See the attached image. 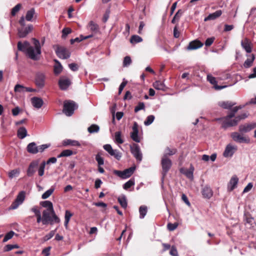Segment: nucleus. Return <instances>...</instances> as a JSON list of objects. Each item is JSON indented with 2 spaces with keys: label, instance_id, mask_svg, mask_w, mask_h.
Instances as JSON below:
<instances>
[{
  "label": "nucleus",
  "instance_id": "10",
  "mask_svg": "<svg viewBox=\"0 0 256 256\" xmlns=\"http://www.w3.org/2000/svg\"><path fill=\"white\" fill-rule=\"evenodd\" d=\"M39 160H35L32 161L26 171V174L28 177H31L34 176V173L36 172L38 167L39 168Z\"/></svg>",
  "mask_w": 256,
  "mask_h": 256
},
{
  "label": "nucleus",
  "instance_id": "28",
  "mask_svg": "<svg viewBox=\"0 0 256 256\" xmlns=\"http://www.w3.org/2000/svg\"><path fill=\"white\" fill-rule=\"evenodd\" d=\"M62 145L64 146H80V144L77 140H72L70 139H66L63 140Z\"/></svg>",
  "mask_w": 256,
  "mask_h": 256
},
{
  "label": "nucleus",
  "instance_id": "54",
  "mask_svg": "<svg viewBox=\"0 0 256 256\" xmlns=\"http://www.w3.org/2000/svg\"><path fill=\"white\" fill-rule=\"evenodd\" d=\"M21 6H22V5L20 4H17L14 7L12 8L11 14L12 16H14L16 15V12H18L20 10Z\"/></svg>",
  "mask_w": 256,
  "mask_h": 256
},
{
  "label": "nucleus",
  "instance_id": "47",
  "mask_svg": "<svg viewBox=\"0 0 256 256\" xmlns=\"http://www.w3.org/2000/svg\"><path fill=\"white\" fill-rule=\"evenodd\" d=\"M132 60L130 56H126L124 58L123 60V66L128 67L132 64Z\"/></svg>",
  "mask_w": 256,
  "mask_h": 256
},
{
  "label": "nucleus",
  "instance_id": "42",
  "mask_svg": "<svg viewBox=\"0 0 256 256\" xmlns=\"http://www.w3.org/2000/svg\"><path fill=\"white\" fill-rule=\"evenodd\" d=\"M134 184H135L134 179L131 178L123 185V188L124 190H127L129 188H130L132 186H134Z\"/></svg>",
  "mask_w": 256,
  "mask_h": 256
},
{
  "label": "nucleus",
  "instance_id": "55",
  "mask_svg": "<svg viewBox=\"0 0 256 256\" xmlns=\"http://www.w3.org/2000/svg\"><path fill=\"white\" fill-rule=\"evenodd\" d=\"M178 226V224L177 222H174V224L168 223L167 225V228L169 230L172 231L176 229Z\"/></svg>",
  "mask_w": 256,
  "mask_h": 256
},
{
  "label": "nucleus",
  "instance_id": "60",
  "mask_svg": "<svg viewBox=\"0 0 256 256\" xmlns=\"http://www.w3.org/2000/svg\"><path fill=\"white\" fill-rule=\"evenodd\" d=\"M50 146V144H44L38 146V152H42Z\"/></svg>",
  "mask_w": 256,
  "mask_h": 256
},
{
  "label": "nucleus",
  "instance_id": "15",
  "mask_svg": "<svg viewBox=\"0 0 256 256\" xmlns=\"http://www.w3.org/2000/svg\"><path fill=\"white\" fill-rule=\"evenodd\" d=\"M256 128V123L246 124L239 126V132L241 134L246 133Z\"/></svg>",
  "mask_w": 256,
  "mask_h": 256
},
{
  "label": "nucleus",
  "instance_id": "17",
  "mask_svg": "<svg viewBox=\"0 0 256 256\" xmlns=\"http://www.w3.org/2000/svg\"><path fill=\"white\" fill-rule=\"evenodd\" d=\"M237 150V146L228 144L226 146L223 153V156L226 157H231Z\"/></svg>",
  "mask_w": 256,
  "mask_h": 256
},
{
  "label": "nucleus",
  "instance_id": "40",
  "mask_svg": "<svg viewBox=\"0 0 256 256\" xmlns=\"http://www.w3.org/2000/svg\"><path fill=\"white\" fill-rule=\"evenodd\" d=\"M74 154L73 152L70 150H65L62 152L58 156V158L65 156H69Z\"/></svg>",
  "mask_w": 256,
  "mask_h": 256
},
{
  "label": "nucleus",
  "instance_id": "2",
  "mask_svg": "<svg viewBox=\"0 0 256 256\" xmlns=\"http://www.w3.org/2000/svg\"><path fill=\"white\" fill-rule=\"evenodd\" d=\"M247 117L246 114H242L235 118L234 120L223 118L216 119V120H222V128L226 129L228 127L233 126L237 125L238 122L241 120L244 119Z\"/></svg>",
  "mask_w": 256,
  "mask_h": 256
},
{
  "label": "nucleus",
  "instance_id": "6",
  "mask_svg": "<svg viewBox=\"0 0 256 256\" xmlns=\"http://www.w3.org/2000/svg\"><path fill=\"white\" fill-rule=\"evenodd\" d=\"M26 198V192H20L16 197L14 202L12 204L10 207V210H16L20 205L22 204L24 202Z\"/></svg>",
  "mask_w": 256,
  "mask_h": 256
},
{
  "label": "nucleus",
  "instance_id": "34",
  "mask_svg": "<svg viewBox=\"0 0 256 256\" xmlns=\"http://www.w3.org/2000/svg\"><path fill=\"white\" fill-rule=\"evenodd\" d=\"M118 200L122 208H127L128 202L126 196L124 195L119 196Z\"/></svg>",
  "mask_w": 256,
  "mask_h": 256
},
{
  "label": "nucleus",
  "instance_id": "51",
  "mask_svg": "<svg viewBox=\"0 0 256 256\" xmlns=\"http://www.w3.org/2000/svg\"><path fill=\"white\" fill-rule=\"evenodd\" d=\"M145 109V105L144 102H138V106H136L134 108V111L135 112H138V111L140 110H144Z\"/></svg>",
  "mask_w": 256,
  "mask_h": 256
},
{
  "label": "nucleus",
  "instance_id": "7",
  "mask_svg": "<svg viewBox=\"0 0 256 256\" xmlns=\"http://www.w3.org/2000/svg\"><path fill=\"white\" fill-rule=\"evenodd\" d=\"M242 134H240L238 132H233L231 134L230 136L232 140L238 143L248 144L250 140L248 137L244 136Z\"/></svg>",
  "mask_w": 256,
  "mask_h": 256
},
{
  "label": "nucleus",
  "instance_id": "26",
  "mask_svg": "<svg viewBox=\"0 0 256 256\" xmlns=\"http://www.w3.org/2000/svg\"><path fill=\"white\" fill-rule=\"evenodd\" d=\"M236 104V102L231 101H220L218 102V105L224 109H230Z\"/></svg>",
  "mask_w": 256,
  "mask_h": 256
},
{
  "label": "nucleus",
  "instance_id": "19",
  "mask_svg": "<svg viewBox=\"0 0 256 256\" xmlns=\"http://www.w3.org/2000/svg\"><path fill=\"white\" fill-rule=\"evenodd\" d=\"M204 44L200 41L198 40H196L190 42L188 47L187 50H194L202 48Z\"/></svg>",
  "mask_w": 256,
  "mask_h": 256
},
{
  "label": "nucleus",
  "instance_id": "64",
  "mask_svg": "<svg viewBox=\"0 0 256 256\" xmlns=\"http://www.w3.org/2000/svg\"><path fill=\"white\" fill-rule=\"evenodd\" d=\"M72 216V214L68 210L65 212L64 220L70 222V218Z\"/></svg>",
  "mask_w": 256,
  "mask_h": 256
},
{
  "label": "nucleus",
  "instance_id": "4",
  "mask_svg": "<svg viewBox=\"0 0 256 256\" xmlns=\"http://www.w3.org/2000/svg\"><path fill=\"white\" fill-rule=\"evenodd\" d=\"M76 104L72 100H66L64 104L63 112L68 116H72L78 108Z\"/></svg>",
  "mask_w": 256,
  "mask_h": 256
},
{
  "label": "nucleus",
  "instance_id": "29",
  "mask_svg": "<svg viewBox=\"0 0 256 256\" xmlns=\"http://www.w3.org/2000/svg\"><path fill=\"white\" fill-rule=\"evenodd\" d=\"M176 152L177 150L176 148H170L169 147H166L164 150L162 157L168 158V156H171L176 154Z\"/></svg>",
  "mask_w": 256,
  "mask_h": 256
},
{
  "label": "nucleus",
  "instance_id": "12",
  "mask_svg": "<svg viewBox=\"0 0 256 256\" xmlns=\"http://www.w3.org/2000/svg\"><path fill=\"white\" fill-rule=\"evenodd\" d=\"M71 84L70 80L64 76L61 77L58 80L60 88L62 90H66Z\"/></svg>",
  "mask_w": 256,
  "mask_h": 256
},
{
  "label": "nucleus",
  "instance_id": "48",
  "mask_svg": "<svg viewBox=\"0 0 256 256\" xmlns=\"http://www.w3.org/2000/svg\"><path fill=\"white\" fill-rule=\"evenodd\" d=\"M142 39L141 37L137 35H134L130 38L131 43H138L142 42Z\"/></svg>",
  "mask_w": 256,
  "mask_h": 256
},
{
  "label": "nucleus",
  "instance_id": "43",
  "mask_svg": "<svg viewBox=\"0 0 256 256\" xmlns=\"http://www.w3.org/2000/svg\"><path fill=\"white\" fill-rule=\"evenodd\" d=\"M34 14V8H32L28 10L26 16V20L28 21H32Z\"/></svg>",
  "mask_w": 256,
  "mask_h": 256
},
{
  "label": "nucleus",
  "instance_id": "44",
  "mask_svg": "<svg viewBox=\"0 0 256 256\" xmlns=\"http://www.w3.org/2000/svg\"><path fill=\"white\" fill-rule=\"evenodd\" d=\"M182 14L183 10H179L176 14L174 17L173 18L172 20V22L174 24L176 22V21H178Z\"/></svg>",
  "mask_w": 256,
  "mask_h": 256
},
{
  "label": "nucleus",
  "instance_id": "24",
  "mask_svg": "<svg viewBox=\"0 0 256 256\" xmlns=\"http://www.w3.org/2000/svg\"><path fill=\"white\" fill-rule=\"evenodd\" d=\"M202 196L204 198H210L213 195V192L211 188L208 186L204 187L202 190Z\"/></svg>",
  "mask_w": 256,
  "mask_h": 256
},
{
  "label": "nucleus",
  "instance_id": "22",
  "mask_svg": "<svg viewBox=\"0 0 256 256\" xmlns=\"http://www.w3.org/2000/svg\"><path fill=\"white\" fill-rule=\"evenodd\" d=\"M207 80L210 84L214 85V87L216 90H220L227 86H218L216 78L211 75H208Z\"/></svg>",
  "mask_w": 256,
  "mask_h": 256
},
{
  "label": "nucleus",
  "instance_id": "9",
  "mask_svg": "<svg viewBox=\"0 0 256 256\" xmlns=\"http://www.w3.org/2000/svg\"><path fill=\"white\" fill-rule=\"evenodd\" d=\"M163 176H165L172 166V162L168 158L162 157L161 160Z\"/></svg>",
  "mask_w": 256,
  "mask_h": 256
},
{
  "label": "nucleus",
  "instance_id": "46",
  "mask_svg": "<svg viewBox=\"0 0 256 256\" xmlns=\"http://www.w3.org/2000/svg\"><path fill=\"white\" fill-rule=\"evenodd\" d=\"M26 87L22 85L16 84L14 86V90L15 92H26Z\"/></svg>",
  "mask_w": 256,
  "mask_h": 256
},
{
  "label": "nucleus",
  "instance_id": "57",
  "mask_svg": "<svg viewBox=\"0 0 256 256\" xmlns=\"http://www.w3.org/2000/svg\"><path fill=\"white\" fill-rule=\"evenodd\" d=\"M214 40H215V38L214 36L208 38L205 42L206 46H210L212 44V43L214 42Z\"/></svg>",
  "mask_w": 256,
  "mask_h": 256
},
{
  "label": "nucleus",
  "instance_id": "41",
  "mask_svg": "<svg viewBox=\"0 0 256 256\" xmlns=\"http://www.w3.org/2000/svg\"><path fill=\"white\" fill-rule=\"evenodd\" d=\"M100 130V127L95 124H93L89 126L88 130L90 133L98 132Z\"/></svg>",
  "mask_w": 256,
  "mask_h": 256
},
{
  "label": "nucleus",
  "instance_id": "16",
  "mask_svg": "<svg viewBox=\"0 0 256 256\" xmlns=\"http://www.w3.org/2000/svg\"><path fill=\"white\" fill-rule=\"evenodd\" d=\"M132 132L130 133V138L132 139L136 142H140V138L138 135V124L137 122H134V125L132 127Z\"/></svg>",
  "mask_w": 256,
  "mask_h": 256
},
{
  "label": "nucleus",
  "instance_id": "1",
  "mask_svg": "<svg viewBox=\"0 0 256 256\" xmlns=\"http://www.w3.org/2000/svg\"><path fill=\"white\" fill-rule=\"evenodd\" d=\"M34 48L30 46V43L25 41L23 44L21 42L18 43V48L19 50L24 52L26 50L28 57L33 60H37L38 58V55L41 54V46L38 40L35 38H32Z\"/></svg>",
  "mask_w": 256,
  "mask_h": 256
},
{
  "label": "nucleus",
  "instance_id": "58",
  "mask_svg": "<svg viewBox=\"0 0 256 256\" xmlns=\"http://www.w3.org/2000/svg\"><path fill=\"white\" fill-rule=\"evenodd\" d=\"M62 37L65 38L66 36L72 32V30L68 28H64L62 30Z\"/></svg>",
  "mask_w": 256,
  "mask_h": 256
},
{
  "label": "nucleus",
  "instance_id": "8",
  "mask_svg": "<svg viewBox=\"0 0 256 256\" xmlns=\"http://www.w3.org/2000/svg\"><path fill=\"white\" fill-rule=\"evenodd\" d=\"M130 148L132 154L136 158L137 162H140L142 158V154L139 146L138 144H133L132 145L130 146Z\"/></svg>",
  "mask_w": 256,
  "mask_h": 256
},
{
  "label": "nucleus",
  "instance_id": "63",
  "mask_svg": "<svg viewBox=\"0 0 256 256\" xmlns=\"http://www.w3.org/2000/svg\"><path fill=\"white\" fill-rule=\"evenodd\" d=\"M69 68L72 71H77L78 69V64L76 63H72L68 64Z\"/></svg>",
  "mask_w": 256,
  "mask_h": 256
},
{
  "label": "nucleus",
  "instance_id": "38",
  "mask_svg": "<svg viewBox=\"0 0 256 256\" xmlns=\"http://www.w3.org/2000/svg\"><path fill=\"white\" fill-rule=\"evenodd\" d=\"M255 58V56L254 54H252V58H247V60L244 62V66L246 68H250L253 63L254 60Z\"/></svg>",
  "mask_w": 256,
  "mask_h": 256
},
{
  "label": "nucleus",
  "instance_id": "33",
  "mask_svg": "<svg viewBox=\"0 0 256 256\" xmlns=\"http://www.w3.org/2000/svg\"><path fill=\"white\" fill-rule=\"evenodd\" d=\"M40 204L42 207L47 208V209L45 210H50V212H53V210H54L52 203L50 201L45 200L42 202H40Z\"/></svg>",
  "mask_w": 256,
  "mask_h": 256
},
{
  "label": "nucleus",
  "instance_id": "27",
  "mask_svg": "<svg viewBox=\"0 0 256 256\" xmlns=\"http://www.w3.org/2000/svg\"><path fill=\"white\" fill-rule=\"evenodd\" d=\"M27 151L32 154H36L38 152V146L34 142L30 143L26 147Z\"/></svg>",
  "mask_w": 256,
  "mask_h": 256
},
{
  "label": "nucleus",
  "instance_id": "36",
  "mask_svg": "<svg viewBox=\"0 0 256 256\" xmlns=\"http://www.w3.org/2000/svg\"><path fill=\"white\" fill-rule=\"evenodd\" d=\"M114 142L118 144H122L124 142V140L122 138V132L120 131L116 132L114 134Z\"/></svg>",
  "mask_w": 256,
  "mask_h": 256
},
{
  "label": "nucleus",
  "instance_id": "31",
  "mask_svg": "<svg viewBox=\"0 0 256 256\" xmlns=\"http://www.w3.org/2000/svg\"><path fill=\"white\" fill-rule=\"evenodd\" d=\"M18 137L20 139L24 138L27 136V130L24 127H20L17 132Z\"/></svg>",
  "mask_w": 256,
  "mask_h": 256
},
{
  "label": "nucleus",
  "instance_id": "18",
  "mask_svg": "<svg viewBox=\"0 0 256 256\" xmlns=\"http://www.w3.org/2000/svg\"><path fill=\"white\" fill-rule=\"evenodd\" d=\"M46 76L42 72H38L36 76V84L39 88H42L45 84Z\"/></svg>",
  "mask_w": 256,
  "mask_h": 256
},
{
  "label": "nucleus",
  "instance_id": "62",
  "mask_svg": "<svg viewBox=\"0 0 256 256\" xmlns=\"http://www.w3.org/2000/svg\"><path fill=\"white\" fill-rule=\"evenodd\" d=\"M170 254L172 256H178L177 250L174 246L171 247Z\"/></svg>",
  "mask_w": 256,
  "mask_h": 256
},
{
  "label": "nucleus",
  "instance_id": "49",
  "mask_svg": "<svg viewBox=\"0 0 256 256\" xmlns=\"http://www.w3.org/2000/svg\"><path fill=\"white\" fill-rule=\"evenodd\" d=\"M110 155L114 156L118 160H120L122 157L121 153L117 150H114Z\"/></svg>",
  "mask_w": 256,
  "mask_h": 256
},
{
  "label": "nucleus",
  "instance_id": "11",
  "mask_svg": "<svg viewBox=\"0 0 256 256\" xmlns=\"http://www.w3.org/2000/svg\"><path fill=\"white\" fill-rule=\"evenodd\" d=\"M57 161V159L55 157H52L50 158L46 162L44 161L42 162L39 166L38 168V174L40 176H42L44 174V168L46 164H55Z\"/></svg>",
  "mask_w": 256,
  "mask_h": 256
},
{
  "label": "nucleus",
  "instance_id": "37",
  "mask_svg": "<svg viewBox=\"0 0 256 256\" xmlns=\"http://www.w3.org/2000/svg\"><path fill=\"white\" fill-rule=\"evenodd\" d=\"M88 28L91 31L94 33H96L97 32H98L99 30L98 26L92 21H90L89 22Z\"/></svg>",
  "mask_w": 256,
  "mask_h": 256
},
{
  "label": "nucleus",
  "instance_id": "53",
  "mask_svg": "<svg viewBox=\"0 0 256 256\" xmlns=\"http://www.w3.org/2000/svg\"><path fill=\"white\" fill-rule=\"evenodd\" d=\"M14 232L13 231H10V232H8L4 236L2 242H5L8 240H9L11 239L14 235Z\"/></svg>",
  "mask_w": 256,
  "mask_h": 256
},
{
  "label": "nucleus",
  "instance_id": "25",
  "mask_svg": "<svg viewBox=\"0 0 256 256\" xmlns=\"http://www.w3.org/2000/svg\"><path fill=\"white\" fill-rule=\"evenodd\" d=\"M222 14V10H218L214 13L210 14L208 16L204 19V22L210 20H214L219 18Z\"/></svg>",
  "mask_w": 256,
  "mask_h": 256
},
{
  "label": "nucleus",
  "instance_id": "20",
  "mask_svg": "<svg viewBox=\"0 0 256 256\" xmlns=\"http://www.w3.org/2000/svg\"><path fill=\"white\" fill-rule=\"evenodd\" d=\"M241 46L246 52L250 53L252 52V44L248 38H245L244 40H242Z\"/></svg>",
  "mask_w": 256,
  "mask_h": 256
},
{
  "label": "nucleus",
  "instance_id": "14",
  "mask_svg": "<svg viewBox=\"0 0 256 256\" xmlns=\"http://www.w3.org/2000/svg\"><path fill=\"white\" fill-rule=\"evenodd\" d=\"M33 29L32 24H29L26 28H18V36L20 38H25Z\"/></svg>",
  "mask_w": 256,
  "mask_h": 256
},
{
  "label": "nucleus",
  "instance_id": "39",
  "mask_svg": "<svg viewBox=\"0 0 256 256\" xmlns=\"http://www.w3.org/2000/svg\"><path fill=\"white\" fill-rule=\"evenodd\" d=\"M20 173V170L18 168L14 169L13 170H10L8 174V176L10 178L12 179L14 178L17 177L19 176Z\"/></svg>",
  "mask_w": 256,
  "mask_h": 256
},
{
  "label": "nucleus",
  "instance_id": "23",
  "mask_svg": "<svg viewBox=\"0 0 256 256\" xmlns=\"http://www.w3.org/2000/svg\"><path fill=\"white\" fill-rule=\"evenodd\" d=\"M31 102L32 106L36 108H40L44 104L43 100L38 97H33L31 98Z\"/></svg>",
  "mask_w": 256,
  "mask_h": 256
},
{
  "label": "nucleus",
  "instance_id": "30",
  "mask_svg": "<svg viewBox=\"0 0 256 256\" xmlns=\"http://www.w3.org/2000/svg\"><path fill=\"white\" fill-rule=\"evenodd\" d=\"M238 181V179L236 176H233L231 178L228 186L230 191L236 188Z\"/></svg>",
  "mask_w": 256,
  "mask_h": 256
},
{
  "label": "nucleus",
  "instance_id": "50",
  "mask_svg": "<svg viewBox=\"0 0 256 256\" xmlns=\"http://www.w3.org/2000/svg\"><path fill=\"white\" fill-rule=\"evenodd\" d=\"M154 116H153V115L148 116L146 118L145 120V121L144 122V125L145 126H149V125H150L154 122Z\"/></svg>",
  "mask_w": 256,
  "mask_h": 256
},
{
  "label": "nucleus",
  "instance_id": "61",
  "mask_svg": "<svg viewBox=\"0 0 256 256\" xmlns=\"http://www.w3.org/2000/svg\"><path fill=\"white\" fill-rule=\"evenodd\" d=\"M104 150H106L110 154L112 151L114 150L112 146L110 144H106L103 146Z\"/></svg>",
  "mask_w": 256,
  "mask_h": 256
},
{
  "label": "nucleus",
  "instance_id": "56",
  "mask_svg": "<svg viewBox=\"0 0 256 256\" xmlns=\"http://www.w3.org/2000/svg\"><path fill=\"white\" fill-rule=\"evenodd\" d=\"M52 218L53 220V224L54 222L59 223L60 222V219L58 218V216L56 214L54 210H53V212H51Z\"/></svg>",
  "mask_w": 256,
  "mask_h": 256
},
{
  "label": "nucleus",
  "instance_id": "13",
  "mask_svg": "<svg viewBox=\"0 0 256 256\" xmlns=\"http://www.w3.org/2000/svg\"><path fill=\"white\" fill-rule=\"evenodd\" d=\"M51 212L50 210H44L42 212V223L46 225L50 224H53V220L51 216Z\"/></svg>",
  "mask_w": 256,
  "mask_h": 256
},
{
  "label": "nucleus",
  "instance_id": "45",
  "mask_svg": "<svg viewBox=\"0 0 256 256\" xmlns=\"http://www.w3.org/2000/svg\"><path fill=\"white\" fill-rule=\"evenodd\" d=\"M54 190V188L52 187L50 188L49 190H46L45 192H44L42 194V199H46V198H48L52 194Z\"/></svg>",
  "mask_w": 256,
  "mask_h": 256
},
{
  "label": "nucleus",
  "instance_id": "59",
  "mask_svg": "<svg viewBox=\"0 0 256 256\" xmlns=\"http://www.w3.org/2000/svg\"><path fill=\"white\" fill-rule=\"evenodd\" d=\"M96 160L98 163V166H100L104 164V158L102 157H101L99 154L96 155Z\"/></svg>",
  "mask_w": 256,
  "mask_h": 256
},
{
  "label": "nucleus",
  "instance_id": "52",
  "mask_svg": "<svg viewBox=\"0 0 256 256\" xmlns=\"http://www.w3.org/2000/svg\"><path fill=\"white\" fill-rule=\"evenodd\" d=\"M56 229L51 230L48 234L44 237V240L46 242L52 238L55 234Z\"/></svg>",
  "mask_w": 256,
  "mask_h": 256
},
{
  "label": "nucleus",
  "instance_id": "3",
  "mask_svg": "<svg viewBox=\"0 0 256 256\" xmlns=\"http://www.w3.org/2000/svg\"><path fill=\"white\" fill-rule=\"evenodd\" d=\"M56 56L62 59H68L70 57V52L66 48L58 44L53 46Z\"/></svg>",
  "mask_w": 256,
  "mask_h": 256
},
{
  "label": "nucleus",
  "instance_id": "35",
  "mask_svg": "<svg viewBox=\"0 0 256 256\" xmlns=\"http://www.w3.org/2000/svg\"><path fill=\"white\" fill-rule=\"evenodd\" d=\"M140 218L142 219L144 218L148 212V208L144 205L141 206L139 208Z\"/></svg>",
  "mask_w": 256,
  "mask_h": 256
},
{
  "label": "nucleus",
  "instance_id": "32",
  "mask_svg": "<svg viewBox=\"0 0 256 256\" xmlns=\"http://www.w3.org/2000/svg\"><path fill=\"white\" fill-rule=\"evenodd\" d=\"M56 65L54 66V71L55 74H59L62 70V66L60 62L57 60H54Z\"/></svg>",
  "mask_w": 256,
  "mask_h": 256
},
{
  "label": "nucleus",
  "instance_id": "21",
  "mask_svg": "<svg viewBox=\"0 0 256 256\" xmlns=\"http://www.w3.org/2000/svg\"><path fill=\"white\" fill-rule=\"evenodd\" d=\"M194 168L191 166L190 169H187L184 168H182L180 170V173L184 174L188 178L192 180L193 179V172Z\"/></svg>",
  "mask_w": 256,
  "mask_h": 256
},
{
  "label": "nucleus",
  "instance_id": "5",
  "mask_svg": "<svg viewBox=\"0 0 256 256\" xmlns=\"http://www.w3.org/2000/svg\"><path fill=\"white\" fill-rule=\"evenodd\" d=\"M136 166H134L126 168L123 171L114 170L113 173L122 179H126L130 178L134 174Z\"/></svg>",
  "mask_w": 256,
  "mask_h": 256
}]
</instances>
